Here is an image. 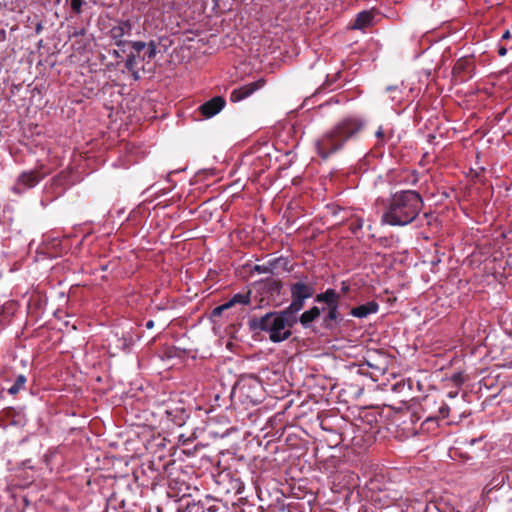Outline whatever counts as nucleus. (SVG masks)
Instances as JSON below:
<instances>
[{
	"label": "nucleus",
	"instance_id": "nucleus-1",
	"mask_svg": "<svg viewBox=\"0 0 512 512\" xmlns=\"http://www.w3.org/2000/svg\"><path fill=\"white\" fill-rule=\"evenodd\" d=\"M423 200L420 194L413 190L400 191L391 196L382 216V223L391 226L410 224L420 213Z\"/></svg>",
	"mask_w": 512,
	"mask_h": 512
},
{
	"label": "nucleus",
	"instance_id": "nucleus-2",
	"mask_svg": "<svg viewBox=\"0 0 512 512\" xmlns=\"http://www.w3.org/2000/svg\"><path fill=\"white\" fill-rule=\"evenodd\" d=\"M295 315L287 309L280 312H268L265 315L253 318L249 326L254 331H262L268 334L273 343H280L292 335V327L295 323Z\"/></svg>",
	"mask_w": 512,
	"mask_h": 512
},
{
	"label": "nucleus",
	"instance_id": "nucleus-3",
	"mask_svg": "<svg viewBox=\"0 0 512 512\" xmlns=\"http://www.w3.org/2000/svg\"><path fill=\"white\" fill-rule=\"evenodd\" d=\"M363 123L353 117L345 118L333 129L325 132L316 142V148L322 158L339 150L348 139L358 133Z\"/></svg>",
	"mask_w": 512,
	"mask_h": 512
},
{
	"label": "nucleus",
	"instance_id": "nucleus-4",
	"mask_svg": "<svg viewBox=\"0 0 512 512\" xmlns=\"http://www.w3.org/2000/svg\"><path fill=\"white\" fill-rule=\"evenodd\" d=\"M171 45V40L167 36H162L159 38L158 42L155 40H150L149 43L142 41H135L132 43V48L134 53L129 55L126 60V67L133 71L135 78H138V75L135 68H138L139 61L148 60L155 57L158 53H163L167 50V48Z\"/></svg>",
	"mask_w": 512,
	"mask_h": 512
},
{
	"label": "nucleus",
	"instance_id": "nucleus-5",
	"mask_svg": "<svg viewBox=\"0 0 512 512\" xmlns=\"http://www.w3.org/2000/svg\"><path fill=\"white\" fill-rule=\"evenodd\" d=\"M290 292L292 301L286 309L295 315L303 308L305 300L313 296L314 288L311 284L299 281L291 285Z\"/></svg>",
	"mask_w": 512,
	"mask_h": 512
},
{
	"label": "nucleus",
	"instance_id": "nucleus-6",
	"mask_svg": "<svg viewBox=\"0 0 512 512\" xmlns=\"http://www.w3.org/2000/svg\"><path fill=\"white\" fill-rule=\"evenodd\" d=\"M40 181V176L36 171H25L21 173L12 190L14 193L20 194L24 190L35 187Z\"/></svg>",
	"mask_w": 512,
	"mask_h": 512
},
{
	"label": "nucleus",
	"instance_id": "nucleus-7",
	"mask_svg": "<svg viewBox=\"0 0 512 512\" xmlns=\"http://www.w3.org/2000/svg\"><path fill=\"white\" fill-rule=\"evenodd\" d=\"M264 85H265L264 79H259L255 82L245 84L237 89H234L231 92L230 100L235 103L240 102V101L244 100L245 98L249 97L250 95H252L255 91L262 88Z\"/></svg>",
	"mask_w": 512,
	"mask_h": 512
},
{
	"label": "nucleus",
	"instance_id": "nucleus-8",
	"mask_svg": "<svg viewBox=\"0 0 512 512\" xmlns=\"http://www.w3.org/2000/svg\"><path fill=\"white\" fill-rule=\"evenodd\" d=\"M225 100L221 96H216L209 101L203 103L199 110L201 114L206 118H211L218 114L225 106Z\"/></svg>",
	"mask_w": 512,
	"mask_h": 512
},
{
	"label": "nucleus",
	"instance_id": "nucleus-9",
	"mask_svg": "<svg viewBox=\"0 0 512 512\" xmlns=\"http://www.w3.org/2000/svg\"><path fill=\"white\" fill-rule=\"evenodd\" d=\"M377 13L374 10L362 11L357 14L353 24L350 26L351 29L363 30L371 28L375 23V17Z\"/></svg>",
	"mask_w": 512,
	"mask_h": 512
},
{
	"label": "nucleus",
	"instance_id": "nucleus-10",
	"mask_svg": "<svg viewBox=\"0 0 512 512\" xmlns=\"http://www.w3.org/2000/svg\"><path fill=\"white\" fill-rule=\"evenodd\" d=\"M132 345V339L113 335L109 340L108 351L111 355H117L120 351L128 352Z\"/></svg>",
	"mask_w": 512,
	"mask_h": 512
},
{
	"label": "nucleus",
	"instance_id": "nucleus-11",
	"mask_svg": "<svg viewBox=\"0 0 512 512\" xmlns=\"http://www.w3.org/2000/svg\"><path fill=\"white\" fill-rule=\"evenodd\" d=\"M379 305L375 301H370L351 309L350 314L357 318H366L371 314L378 312Z\"/></svg>",
	"mask_w": 512,
	"mask_h": 512
},
{
	"label": "nucleus",
	"instance_id": "nucleus-12",
	"mask_svg": "<svg viewBox=\"0 0 512 512\" xmlns=\"http://www.w3.org/2000/svg\"><path fill=\"white\" fill-rule=\"evenodd\" d=\"M339 295L334 289H327L325 292L320 293L316 296V302H324L328 307L338 304Z\"/></svg>",
	"mask_w": 512,
	"mask_h": 512
},
{
	"label": "nucleus",
	"instance_id": "nucleus-13",
	"mask_svg": "<svg viewBox=\"0 0 512 512\" xmlns=\"http://www.w3.org/2000/svg\"><path fill=\"white\" fill-rule=\"evenodd\" d=\"M320 313V309L314 306L309 310L304 311L301 314L299 321L303 327L307 328L314 320H316L320 316Z\"/></svg>",
	"mask_w": 512,
	"mask_h": 512
},
{
	"label": "nucleus",
	"instance_id": "nucleus-14",
	"mask_svg": "<svg viewBox=\"0 0 512 512\" xmlns=\"http://www.w3.org/2000/svg\"><path fill=\"white\" fill-rule=\"evenodd\" d=\"M449 415V407L446 404H442L439 407V415L437 417H428L424 422L423 426H427V429L430 428V425H434L438 418L445 419Z\"/></svg>",
	"mask_w": 512,
	"mask_h": 512
},
{
	"label": "nucleus",
	"instance_id": "nucleus-15",
	"mask_svg": "<svg viewBox=\"0 0 512 512\" xmlns=\"http://www.w3.org/2000/svg\"><path fill=\"white\" fill-rule=\"evenodd\" d=\"M226 303L229 304V308H231L235 304L247 305L250 303V292L237 293Z\"/></svg>",
	"mask_w": 512,
	"mask_h": 512
},
{
	"label": "nucleus",
	"instance_id": "nucleus-16",
	"mask_svg": "<svg viewBox=\"0 0 512 512\" xmlns=\"http://www.w3.org/2000/svg\"><path fill=\"white\" fill-rule=\"evenodd\" d=\"M26 383V377L24 375H18L14 384L8 389V392L12 395L17 394L22 390Z\"/></svg>",
	"mask_w": 512,
	"mask_h": 512
},
{
	"label": "nucleus",
	"instance_id": "nucleus-17",
	"mask_svg": "<svg viewBox=\"0 0 512 512\" xmlns=\"http://www.w3.org/2000/svg\"><path fill=\"white\" fill-rule=\"evenodd\" d=\"M512 40V34H502L501 41L498 47V53L500 56H504L507 53L508 47L506 44H503V41Z\"/></svg>",
	"mask_w": 512,
	"mask_h": 512
},
{
	"label": "nucleus",
	"instance_id": "nucleus-18",
	"mask_svg": "<svg viewBox=\"0 0 512 512\" xmlns=\"http://www.w3.org/2000/svg\"><path fill=\"white\" fill-rule=\"evenodd\" d=\"M86 4L85 0H71L70 6L74 13H81L82 6Z\"/></svg>",
	"mask_w": 512,
	"mask_h": 512
},
{
	"label": "nucleus",
	"instance_id": "nucleus-19",
	"mask_svg": "<svg viewBox=\"0 0 512 512\" xmlns=\"http://www.w3.org/2000/svg\"><path fill=\"white\" fill-rule=\"evenodd\" d=\"M338 306L339 304L337 305H334L331 306V307H328V315H327V318L331 321H334L337 319L338 317Z\"/></svg>",
	"mask_w": 512,
	"mask_h": 512
},
{
	"label": "nucleus",
	"instance_id": "nucleus-20",
	"mask_svg": "<svg viewBox=\"0 0 512 512\" xmlns=\"http://www.w3.org/2000/svg\"><path fill=\"white\" fill-rule=\"evenodd\" d=\"M450 380L456 385L460 386L464 382L463 375L461 373L453 374Z\"/></svg>",
	"mask_w": 512,
	"mask_h": 512
},
{
	"label": "nucleus",
	"instance_id": "nucleus-21",
	"mask_svg": "<svg viewBox=\"0 0 512 512\" xmlns=\"http://www.w3.org/2000/svg\"><path fill=\"white\" fill-rule=\"evenodd\" d=\"M229 309V304L224 303L213 310V315H220L224 310Z\"/></svg>",
	"mask_w": 512,
	"mask_h": 512
},
{
	"label": "nucleus",
	"instance_id": "nucleus-22",
	"mask_svg": "<svg viewBox=\"0 0 512 512\" xmlns=\"http://www.w3.org/2000/svg\"><path fill=\"white\" fill-rule=\"evenodd\" d=\"M176 0H163L162 6L165 9L173 10L175 7Z\"/></svg>",
	"mask_w": 512,
	"mask_h": 512
},
{
	"label": "nucleus",
	"instance_id": "nucleus-23",
	"mask_svg": "<svg viewBox=\"0 0 512 512\" xmlns=\"http://www.w3.org/2000/svg\"><path fill=\"white\" fill-rule=\"evenodd\" d=\"M376 137L378 138H382L384 136V132H383V129L380 127L377 131H376Z\"/></svg>",
	"mask_w": 512,
	"mask_h": 512
},
{
	"label": "nucleus",
	"instance_id": "nucleus-24",
	"mask_svg": "<svg viewBox=\"0 0 512 512\" xmlns=\"http://www.w3.org/2000/svg\"><path fill=\"white\" fill-rule=\"evenodd\" d=\"M153 326H154V322L152 320H149V321L146 322V327L148 329H151Z\"/></svg>",
	"mask_w": 512,
	"mask_h": 512
},
{
	"label": "nucleus",
	"instance_id": "nucleus-25",
	"mask_svg": "<svg viewBox=\"0 0 512 512\" xmlns=\"http://www.w3.org/2000/svg\"><path fill=\"white\" fill-rule=\"evenodd\" d=\"M503 44H506L508 48L512 49V43L510 44V40L503 41Z\"/></svg>",
	"mask_w": 512,
	"mask_h": 512
},
{
	"label": "nucleus",
	"instance_id": "nucleus-26",
	"mask_svg": "<svg viewBox=\"0 0 512 512\" xmlns=\"http://www.w3.org/2000/svg\"><path fill=\"white\" fill-rule=\"evenodd\" d=\"M456 395H457V392H455V393L450 392V393L448 394V396H449V397H451V398L455 397Z\"/></svg>",
	"mask_w": 512,
	"mask_h": 512
},
{
	"label": "nucleus",
	"instance_id": "nucleus-27",
	"mask_svg": "<svg viewBox=\"0 0 512 512\" xmlns=\"http://www.w3.org/2000/svg\"><path fill=\"white\" fill-rule=\"evenodd\" d=\"M397 88L396 87H388L387 90L388 91H392V90H396Z\"/></svg>",
	"mask_w": 512,
	"mask_h": 512
}]
</instances>
